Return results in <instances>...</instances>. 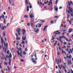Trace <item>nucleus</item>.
Masks as SVG:
<instances>
[{
  "label": "nucleus",
  "mask_w": 73,
  "mask_h": 73,
  "mask_svg": "<svg viewBox=\"0 0 73 73\" xmlns=\"http://www.w3.org/2000/svg\"><path fill=\"white\" fill-rule=\"evenodd\" d=\"M4 24H5V19H4Z\"/></svg>",
  "instance_id": "60"
},
{
  "label": "nucleus",
  "mask_w": 73,
  "mask_h": 73,
  "mask_svg": "<svg viewBox=\"0 0 73 73\" xmlns=\"http://www.w3.org/2000/svg\"><path fill=\"white\" fill-rule=\"evenodd\" d=\"M53 21H51L50 22V23H51V24H53Z\"/></svg>",
  "instance_id": "45"
},
{
  "label": "nucleus",
  "mask_w": 73,
  "mask_h": 73,
  "mask_svg": "<svg viewBox=\"0 0 73 73\" xmlns=\"http://www.w3.org/2000/svg\"><path fill=\"white\" fill-rule=\"evenodd\" d=\"M42 25V24H39L38 25V28H40V27H41Z\"/></svg>",
  "instance_id": "17"
},
{
  "label": "nucleus",
  "mask_w": 73,
  "mask_h": 73,
  "mask_svg": "<svg viewBox=\"0 0 73 73\" xmlns=\"http://www.w3.org/2000/svg\"><path fill=\"white\" fill-rule=\"evenodd\" d=\"M21 62H24V60L23 59H21Z\"/></svg>",
  "instance_id": "44"
},
{
  "label": "nucleus",
  "mask_w": 73,
  "mask_h": 73,
  "mask_svg": "<svg viewBox=\"0 0 73 73\" xmlns=\"http://www.w3.org/2000/svg\"><path fill=\"white\" fill-rule=\"evenodd\" d=\"M4 45L7 48V46H8V44L7 43H6V44H5V42H4Z\"/></svg>",
  "instance_id": "12"
},
{
  "label": "nucleus",
  "mask_w": 73,
  "mask_h": 73,
  "mask_svg": "<svg viewBox=\"0 0 73 73\" xmlns=\"http://www.w3.org/2000/svg\"><path fill=\"white\" fill-rule=\"evenodd\" d=\"M67 48H70V46H67Z\"/></svg>",
  "instance_id": "48"
},
{
  "label": "nucleus",
  "mask_w": 73,
  "mask_h": 73,
  "mask_svg": "<svg viewBox=\"0 0 73 73\" xmlns=\"http://www.w3.org/2000/svg\"><path fill=\"white\" fill-rule=\"evenodd\" d=\"M68 5L69 7H70V3L69 2H68Z\"/></svg>",
  "instance_id": "32"
},
{
  "label": "nucleus",
  "mask_w": 73,
  "mask_h": 73,
  "mask_svg": "<svg viewBox=\"0 0 73 73\" xmlns=\"http://www.w3.org/2000/svg\"><path fill=\"white\" fill-rule=\"evenodd\" d=\"M62 53L63 54H64V52H65V51L63 49L62 50Z\"/></svg>",
  "instance_id": "22"
},
{
  "label": "nucleus",
  "mask_w": 73,
  "mask_h": 73,
  "mask_svg": "<svg viewBox=\"0 0 73 73\" xmlns=\"http://www.w3.org/2000/svg\"><path fill=\"white\" fill-rule=\"evenodd\" d=\"M54 17H55V18H57V17H58V16H54Z\"/></svg>",
  "instance_id": "51"
},
{
  "label": "nucleus",
  "mask_w": 73,
  "mask_h": 73,
  "mask_svg": "<svg viewBox=\"0 0 73 73\" xmlns=\"http://www.w3.org/2000/svg\"><path fill=\"white\" fill-rule=\"evenodd\" d=\"M1 64H0V68H2V66L1 65Z\"/></svg>",
  "instance_id": "56"
},
{
  "label": "nucleus",
  "mask_w": 73,
  "mask_h": 73,
  "mask_svg": "<svg viewBox=\"0 0 73 73\" xmlns=\"http://www.w3.org/2000/svg\"><path fill=\"white\" fill-rule=\"evenodd\" d=\"M4 58H5V57H1V59L2 60H4Z\"/></svg>",
  "instance_id": "39"
},
{
  "label": "nucleus",
  "mask_w": 73,
  "mask_h": 73,
  "mask_svg": "<svg viewBox=\"0 0 73 73\" xmlns=\"http://www.w3.org/2000/svg\"><path fill=\"white\" fill-rule=\"evenodd\" d=\"M72 31H73V29H69V32L70 33L71 32H72Z\"/></svg>",
  "instance_id": "15"
},
{
  "label": "nucleus",
  "mask_w": 73,
  "mask_h": 73,
  "mask_svg": "<svg viewBox=\"0 0 73 73\" xmlns=\"http://www.w3.org/2000/svg\"><path fill=\"white\" fill-rule=\"evenodd\" d=\"M3 18V19H4V16L3 15H2V16H0V19H1V18Z\"/></svg>",
  "instance_id": "16"
},
{
  "label": "nucleus",
  "mask_w": 73,
  "mask_h": 73,
  "mask_svg": "<svg viewBox=\"0 0 73 73\" xmlns=\"http://www.w3.org/2000/svg\"><path fill=\"white\" fill-rule=\"evenodd\" d=\"M63 69H64V70H65V66H63Z\"/></svg>",
  "instance_id": "61"
},
{
  "label": "nucleus",
  "mask_w": 73,
  "mask_h": 73,
  "mask_svg": "<svg viewBox=\"0 0 73 73\" xmlns=\"http://www.w3.org/2000/svg\"><path fill=\"white\" fill-rule=\"evenodd\" d=\"M1 72L2 73H4V71L2 70Z\"/></svg>",
  "instance_id": "58"
},
{
  "label": "nucleus",
  "mask_w": 73,
  "mask_h": 73,
  "mask_svg": "<svg viewBox=\"0 0 73 73\" xmlns=\"http://www.w3.org/2000/svg\"><path fill=\"white\" fill-rule=\"evenodd\" d=\"M63 44L64 45H66V44H67V43L66 42H64Z\"/></svg>",
  "instance_id": "27"
},
{
  "label": "nucleus",
  "mask_w": 73,
  "mask_h": 73,
  "mask_svg": "<svg viewBox=\"0 0 73 73\" xmlns=\"http://www.w3.org/2000/svg\"><path fill=\"white\" fill-rule=\"evenodd\" d=\"M17 52L18 56H20L21 57H22V54H21V53H19V52L18 51H17Z\"/></svg>",
  "instance_id": "4"
},
{
  "label": "nucleus",
  "mask_w": 73,
  "mask_h": 73,
  "mask_svg": "<svg viewBox=\"0 0 73 73\" xmlns=\"http://www.w3.org/2000/svg\"><path fill=\"white\" fill-rule=\"evenodd\" d=\"M58 0H56V4H57V3H58Z\"/></svg>",
  "instance_id": "36"
},
{
  "label": "nucleus",
  "mask_w": 73,
  "mask_h": 73,
  "mask_svg": "<svg viewBox=\"0 0 73 73\" xmlns=\"http://www.w3.org/2000/svg\"><path fill=\"white\" fill-rule=\"evenodd\" d=\"M31 25L32 27H33V23H31Z\"/></svg>",
  "instance_id": "54"
},
{
  "label": "nucleus",
  "mask_w": 73,
  "mask_h": 73,
  "mask_svg": "<svg viewBox=\"0 0 73 73\" xmlns=\"http://www.w3.org/2000/svg\"><path fill=\"white\" fill-rule=\"evenodd\" d=\"M42 21V23H45V21L42 20H41L40 21Z\"/></svg>",
  "instance_id": "29"
},
{
  "label": "nucleus",
  "mask_w": 73,
  "mask_h": 73,
  "mask_svg": "<svg viewBox=\"0 0 73 73\" xmlns=\"http://www.w3.org/2000/svg\"><path fill=\"white\" fill-rule=\"evenodd\" d=\"M9 57H10V58H12V54H11V53H10L9 56H8V58H9Z\"/></svg>",
  "instance_id": "19"
},
{
  "label": "nucleus",
  "mask_w": 73,
  "mask_h": 73,
  "mask_svg": "<svg viewBox=\"0 0 73 73\" xmlns=\"http://www.w3.org/2000/svg\"><path fill=\"white\" fill-rule=\"evenodd\" d=\"M72 58V56H71V55L70 54V56H68V58H69L70 59V58Z\"/></svg>",
  "instance_id": "26"
},
{
  "label": "nucleus",
  "mask_w": 73,
  "mask_h": 73,
  "mask_svg": "<svg viewBox=\"0 0 73 73\" xmlns=\"http://www.w3.org/2000/svg\"><path fill=\"white\" fill-rule=\"evenodd\" d=\"M66 25H64V28H66Z\"/></svg>",
  "instance_id": "63"
},
{
  "label": "nucleus",
  "mask_w": 73,
  "mask_h": 73,
  "mask_svg": "<svg viewBox=\"0 0 73 73\" xmlns=\"http://www.w3.org/2000/svg\"><path fill=\"white\" fill-rule=\"evenodd\" d=\"M63 48H66V46H63V47H62L61 49H63Z\"/></svg>",
  "instance_id": "21"
},
{
  "label": "nucleus",
  "mask_w": 73,
  "mask_h": 73,
  "mask_svg": "<svg viewBox=\"0 0 73 73\" xmlns=\"http://www.w3.org/2000/svg\"><path fill=\"white\" fill-rule=\"evenodd\" d=\"M30 17L31 19L34 18V15L33 14H31L30 15Z\"/></svg>",
  "instance_id": "3"
},
{
  "label": "nucleus",
  "mask_w": 73,
  "mask_h": 73,
  "mask_svg": "<svg viewBox=\"0 0 73 73\" xmlns=\"http://www.w3.org/2000/svg\"><path fill=\"white\" fill-rule=\"evenodd\" d=\"M69 14H67V18L68 19V18H69Z\"/></svg>",
  "instance_id": "35"
},
{
  "label": "nucleus",
  "mask_w": 73,
  "mask_h": 73,
  "mask_svg": "<svg viewBox=\"0 0 73 73\" xmlns=\"http://www.w3.org/2000/svg\"><path fill=\"white\" fill-rule=\"evenodd\" d=\"M24 41L23 40L22 41V44H24Z\"/></svg>",
  "instance_id": "37"
},
{
  "label": "nucleus",
  "mask_w": 73,
  "mask_h": 73,
  "mask_svg": "<svg viewBox=\"0 0 73 73\" xmlns=\"http://www.w3.org/2000/svg\"><path fill=\"white\" fill-rule=\"evenodd\" d=\"M54 9H55V10L56 11H58V8H55Z\"/></svg>",
  "instance_id": "25"
},
{
  "label": "nucleus",
  "mask_w": 73,
  "mask_h": 73,
  "mask_svg": "<svg viewBox=\"0 0 73 73\" xmlns=\"http://www.w3.org/2000/svg\"><path fill=\"white\" fill-rule=\"evenodd\" d=\"M25 4L26 5H28V0H26L25 1Z\"/></svg>",
  "instance_id": "18"
},
{
  "label": "nucleus",
  "mask_w": 73,
  "mask_h": 73,
  "mask_svg": "<svg viewBox=\"0 0 73 73\" xmlns=\"http://www.w3.org/2000/svg\"><path fill=\"white\" fill-rule=\"evenodd\" d=\"M15 35L17 36L16 39L17 40H20V37H18H18H19V35H18L16 33H15Z\"/></svg>",
  "instance_id": "2"
},
{
  "label": "nucleus",
  "mask_w": 73,
  "mask_h": 73,
  "mask_svg": "<svg viewBox=\"0 0 73 73\" xmlns=\"http://www.w3.org/2000/svg\"><path fill=\"white\" fill-rule=\"evenodd\" d=\"M25 51H28V49H27V48H26L25 49Z\"/></svg>",
  "instance_id": "49"
},
{
  "label": "nucleus",
  "mask_w": 73,
  "mask_h": 73,
  "mask_svg": "<svg viewBox=\"0 0 73 73\" xmlns=\"http://www.w3.org/2000/svg\"><path fill=\"white\" fill-rule=\"evenodd\" d=\"M9 2L10 4V5H11L12 4V3L11 2V0H9Z\"/></svg>",
  "instance_id": "42"
},
{
  "label": "nucleus",
  "mask_w": 73,
  "mask_h": 73,
  "mask_svg": "<svg viewBox=\"0 0 73 73\" xmlns=\"http://www.w3.org/2000/svg\"><path fill=\"white\" fill-rule=\"evenodd\" d=\"M71 73H73V71L72 70V69H71Z\"/></svg>",
  "instance_id": "64"
},
{
  "label": "nucleus",
  "mask_w": 73,
  "mask_h": 73,
  "mask_svg": "<svg viewBox=\"0 0 73 73\" xmlns=\"http://www.w3.org/2000/svg\"><path fill=\"white\" fill-rule=\"evenodd\" d=\"M62 7H60L59 8V9H62Z\"/></svg>",
  "instance_id": "53"
},
{
  "label": "nucleus",
  "mask_w": 73,
  "mask_h": 73,
  "mask_svg": "<svg viewBox=\"0 0 73 73\" xmlns=\"http://www.w3.org/2000/svg\"><path fill=\"white\" fill-rule=\"evenodd\" d=\"M1 43L2 44H3V43H4V42H4V40L3 39V37H1Z\"/></svg>",
  "instance_id": "7"
},
{
  "label": "nucleus",
  "mask_w": 73,
  "mask_h": 73,
  "mask_svg": "<svg viewBox=\"0 0 73 73\" xmlns=\"http://www.w3.org/2000/svg\"><path fill=\"white\" fill-rule=\"evenodd\" d=\"M52 0H50V1L49 2V3L48 4V5H50V4L51 5H52Z\"/></svg>",
  "instance_id": "8"
},
{
  "label": "nucleus",
  "mask_w": 73,
  "mask_h": 73,
  "mask_svg": "<svg viewBox=\"0 0 73 73\" xmlns=\"http://www.w3.org/2000/svg\"><path fill=\"white\" fill-rule=\"evenodd\" d=\"M34 58H31V60L32 61H34Z\"/></svg>",
  "instance_id": "50"
},
{
  "label": "nucleus",
  "mask_w": 73,
  "mask_h": 73,
  "mask_svg": "<svg viewBox=\"0 0 73 73\" xmlns=\"http://www.w3.org/2000/svg\"><path fill=\"white\" fill-rule=\"evenodd\" d=\"M22 32L23 34V35H24L25 33H26V31H25V30L24 29H23L22 30Z\"/></svg>",
  "instance_id": "5"
},
{
  "label": "nucleus",
  "mask_w": 73,
  "mask_h": 73,
  "mask_svg": "<svg viewBox=\"0 0 73 73\" xmlns=\"http://www.w3.org/2000/svg\"><path fill=\"white\" fill-rule=\"evenodd\" d=\"M4 64L5 65H8V63L7 62H4Z\"/></svg>",
  "instance_id": "24"
},
{
  "label": "nucleus",
  "mask_w": 73,
  "mask_h": 73,
  "mask_svg": "<svg viewBox=\"0 0 73 73\" xmlns=\"http://www.w3.org/2000/svg\"><path fill=\"white\" fill-rule=\"evenodd\" d=\"M9 50H8L7 51V53L8 54H9Z\"/></svg>",
  "instance_id": "41"
},
{
  "label": "nucleus",
  "mask_w": 73,
  "mask_h": 73,
  "mask_svg": "<svg viewBox=\"0 0 73 73\" xmlns=\"http://www.w3.org/2000/svg\"><path fill=\"white\" fill-rule=\"evenodd\" d=\"M27 25H28V26H30V24H29V23H28Z\"/></svg>",
  "instance_id": "59"
},
{
  "label": "nucleus",
  "mask_w": 73,
  "mask_h": 73,
  "mask_svg": "<svg viewBox=\"0 0 73 73\" xmlns=\"http://www.w3.org/2000/svg\"><path fill=\"white\" fill-rule=\"evenodd\" d=\"M11 61H9V65H11Z\"/></svg>",
  "instance_id": "33"
},
{
  "label": "nucleus",
  "mask_w": 73,
  "mask_h": 73,
  "mask_svg": "<svg viewBox=\"0 0 73 73\" xmlns=\"http://www.w3.org/2000/svg\"><path fill=\"white\" fill-rule=\"evenodd\" d=\"M3 35L4 36H5V32L3 33Z\"/></svg>",
  "instance_id": "38"
},
{
  "label": "nucleus",
  "mask_w": 73,
  "mask_h": 73,
  "mask_svg": "<svg viewBox=\"0 0 73 73\" xmlns=\"http://www.w3.org/2000/svg\"><path fill=\"white\" fill-rule=\"evenodd\" d=\"M18 34L19 35H21V34H20V32H18Z\"/></svg>",
  "instance_id": "52"
},
{
  "label": "nucleus",
  "mask_w": 73,
  "mask_h": 73,
  "mask_svg": "<svg viewBox=\"0 0 73 73\" xmlns=\"http://www.w3.org/2000/svg\"><path fill=\"white\" fill-rule=\"evenodd\" d=\"M58 67H59L60 69H61V66L60 65H58Z\"/></svg>",
  "instance_id": "30"
},
{
  "label": "nucleus",
  "mask_w": 73,
  "mask_h": 73,
  "mask_svg": "<svg viewBox=\"0 0 73 73\" xmlns=\"http://www.w3.org/2000/svg\"><path fill=\"white\" fill-rule=\"evenodd\" d=\"M71 16H72L73 17V13H71Z\"/></svg>",
  "instance_id": "62"
},
{
  "label": "nucleus",
  "mask_w": 73,
  "mask_h": 73,
  "mask_svg": "<svg viewBox=\"0 0 73 73\" xmlns=\"http://www.w3.org/2000/svg\"><path fill=\"white\" fill-rule=\"evenodd\" d=\"M28 15H25L24 16V17L25 18H27L28 17Z\"/></svg>",
  "instance_id": "28"
},
{
  "label": "nucleus",
  "mask_w": 73,
  "mask_h": 73,
  "mask_svg": "<svg viewBox=\"0 0 73 73\" xmlns=\"http://www.w3.org/2000/svg\"><path fill=\"white\" fill-rule=\"evenodd\" d=\"M34 31L35 32H36V33H38V31H39V29H36V28H35V29Z\"/></svg>",
  "instance_id": "6"
},
{
  "label": "nucleus",
  "mask_w": 73,
  "mask_h": 73,
  "mask_svg": "<svg viewBox=\"0 0 73 73\" xmlns=\"http://www.w3.org/2000/svg\"><path fill=\"white\" fill-rule=\"evenodd\" d=\"M33 63H36L37 62H36L35 60H33Z\"/></svg>",
  "instance_id": "34"
},
{
  "label": "nucleus",
  "mask_w": 73,
  "mask_h": 73,
  "mask_svg": "<svg viewBox=\"0 0 73 73\" xmlns=\"http://www.w3.org/2000/svg\"><path fill=\"white\" fill-rule=\"evenodd\" d=\"M4 52L5 53H6L7 52V48H5V51H4Z\"/></svg>",
  "instance_id": "31"
},
{
  "label": "nucleus",
  "mask_w": 73,
  "mask_h": 73,
  "mask_svg": "<svg viewBox=\"0 0 73 73\" xmlns=\"http://www.w3.org/2000/svg\"><path fill=\"white\" fill-rule=\"evenodd\" d=\"M5 28H6V26H4V27H2L1 28V29L3 30H5Z\"/></svg>",
  "instance_id": "11"
},
{
  "label": "nucleus",
  "mask_w": 73,
  "mask_h": 73,
  "mask_svg": "<svg viewBox=\"0 0 73 73\" xmlns=\"http://www.w3.org/2000/svg\"><path fill=\"white\" fill-rule=\"evenodd\" d=\"M58 61H57V63L58 64V63H59V62H60V60H58Z\"/></svg>",
  "instance_id": "43"
},
{
  "label": "nucleus",
  "mask_w": 73,
  "mask_h": 73,
  "mask_svg": "<svg viewBox=\"0 0 73 73\" xmlns=\"http://www.w3.org/2000/svg\"><path fill=\"white\" fill-rule=\"evenodd\" d=\"M52 40H53L54 39V36H52Z\"/></svg>",
  "instance_id": "47"
},
{
  "label": "nucleus",
  "mask_w": 73,
  "mask_h": 73,
  "mask_svg": "<svg viewBox=\"0 0 73 73\" xmlns=\"http://www.w3.org/2000/svg\"><path fill=\"white\" fill-rule=\"evenodd\" d=\"M48 27V26H44L43 29V31H45V29H46V28H47V27Z\"/></svg>",
  "instance_id": "13"
},
{
  "label": "nucleus",
  "mask_w": 73,
  "mask_h": 73,
  "mask_svg": "<svg viewBox=\"0 0 73 73\" xmlns=\"http://www.w3.org/2000/svg\"><path fill=\"white\" fill-rule=\"evenodd\" d=\"M67 64L69 65H72V62H71V61L69 60V59L67 60Z\"/></svg>",
  "instance_id": "1"
},
{
  "label": "nucleus",
  "mask_w": 73,
  "mask_h": 73,
  "mask_svg": "<svg viewBox=\"0 0 73 73\" xmlns=\"http://www.w3.org/2000/svg\"><path fill=\"white\" fill-rule=\"evenodd\" d=\"M2 57H5V56H4V54H2Z\"/></svg>",
  "instance_id": "55"
},
{
  "label": "nucleus",
  "mask_w": 73,
  "mask_h": 73,
  "mask_svg": "<svg viewBox=\"0 0 73 73\" xmlns=\"http://www.w3.org/2000/svg\"><path fill=\"white\" fill-rule=\"evenodd\" d=\"M29 6H28L27 7V11H29Z\"/></svg>",
  "instance_id": "20"
},
{
  "label": "nucleus",
  "mask_w": 73,
  "mask_h": 73,
  "mask_svg": "<svg viewBox=\"0 0 73 73\" xmlns=\"http://www.w3.org/2000/svg\"><path fill=\"white\" fill-rule=\"evenodd\" d=\"M35 57H37V56H36V54H35Z\"/></svg>",
  "instance_id": "57"
},
{
  "label": "nucleus",
  "mask_w": 73,
  "mask_h": 73,
  "mask_svg": "<svg viewBox=\"0 0 73 73\" xmlns=\"http://www.w3.org/2000/svg\"><path fill=\"white\" fill-rule=\"evenodd\" d=\"M69 23L70 25H71L72 23V21H69Z\"/></svg>",
  "instance_id": "40"
},
{
  "label": "nucleus",
  "mask_w": 73,
  "mask_h": 73,
  "mask_svg": "<svg viewBox=\"0 0 73 73\" xmlns=\"http://www.w3.org/2000/svg\"><path fill=\"white\" fill-rule=\"evenodd\" d=\"M16 31L17 32H20V31H21V29L20 28H19L18 29H17L16 30Z\"/></svg>",
  "instance_id": "9"
},
{
  "label": "nucleus",
  "mask_w": 73,
  "mask_h": 73,
  "mask_svg": "<svg viewBox=\"0 0 73 73\" xmlns=\"http://www.w3.org/2000/svg\"><path fill=\"white\" fill-rule=\"evenodd\" d=\"M68 9L72 13V10L73 9H72V8L69 7Z\"/></svg>",
  "instance_id": "10"
},
{
  "label": "nucleus",
  "mask_w": 73,
  "mask_h": 73,
  "mask_svg": "<svg viewBox=\"0 0 73 73\" xmlns=\"http://www.w3.org/2000/svg\"><path fill=\"white\" fill-rule=\"evenodd\" d=\"M55 44H55V45H56L57 44V41H55Z\"/></svg>",
  "instance_id": "46"
},
{
  "label": "nucleus",
  "mask_w": 73,
  "mask_h": 73,
  "mask_svg": "<svg viewBox=\"0 0 73 73\" xmlns=\"http://www.w3.org/2000/svg\"><path fill=\"white\" fill-rule=\"evenodd\" d=\"M23 54L24 55H25L26 54V52H23Z\"/></svg>",
  "instance_id": "23"
},
{
  "label": "nucleus",
  "mask_w": 73,
  "mask_h": 73,
  "mask_svg": "<svg viewBox=\"0 0 73 73\" xmlns=\"http://www.w3.org/2000/svg\"><path fill=\"white\" fill-rule=\"evenodd\" d=\"M23 37H24V36H23L22 40L24 41H25L26 40V37L25 36V38Z\"/></svg>",
  "instance_id": "14"
}]
</instances>
